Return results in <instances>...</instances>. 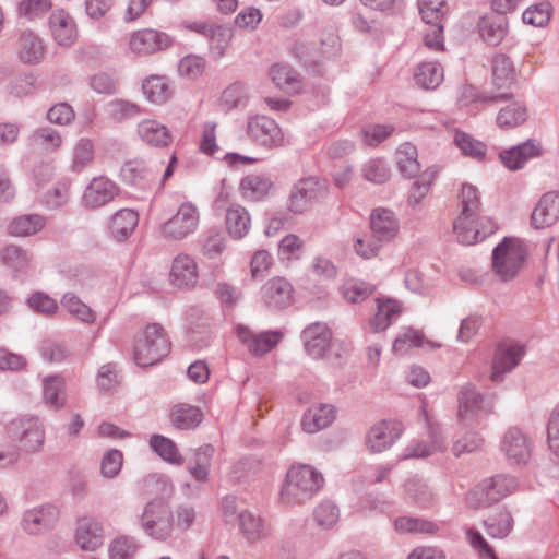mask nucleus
<instances>
[{
	"instance_id": "obj_42",
	"label": "nucleus",
	"mask_w": 559,
	"mask_h": 559,
	"mask_svg": "<svg viewBox=\"0 0 559 559\" xmlns=\"http://www.w3.org/2000/svg\"><path fill=\"white\" fill-rule=\"evenodd\" d=\"M417 157V148L413 144L406 142L399 146L396 151V163L403 176L413 178L418 175L420 164Z\"/></svg>"
},
{
	"instance_id": "obj_39",
	"label": "nucleus",
	"mask_w": 559,
	"mask_h": 559,
	"mask_svg": "<svg viewBox=\"0 0 559 559\" xmlns=\"http://www.w3.org/2000/svg\"><path fill=\"white\" fill-rule=\"evenodd\" d=\"M272 187L271 179L263 175L251 174L240 181L242 195L251 201H260L265 198Z\"/></svg>"
},
{
	"instance_id": "obj_54",
	"label": "nucleus",
	"mask_w": 559,
	"mask_h": 559,
	"mask_svg": "<svg viewBox=\"0 0 559 559\" xmlns=\"http://www.w3.org/2000/svg\"><path fill=\"white\" fill-rule=\"evenodd\" d=\"M437 175V170L433 168H428L426 171L419 175V177L413 182L409 194H408V203L412 205H417L421 202V200L427 195L430 190V186L435 180Z\"/></svg>"
},
{
	"instance_id": "obj_20",
	"label": "nucleus",
	"mask_w": 559,
	"mask_h": 559,
	"mask_svg": "<svg viewBox=\"0 0 559 559\" xmlns=\"http://www.w3.org/2000/svg\"><path fill=\"white\" fill-rule=\"evenodd\" d=\"M337 38L330 37L328 41L322 40L320 49L310 43H296L293 47L294 55L307 66H316L324 59H329L336 52Z\"/></svg>"
},
{
	"instance_id": "obj_32",
	"label": "nucleus",
	"mask_w": 559,
	"mask_h": 559,
	"mask_svg": "<svg viewBox=\"0 0 559 559\" xmlns=\"http://www.w3.org/2000/svg\"><path fill=\"white\" fill-rule=\"evenodd\" d=\"M139 223V214L131 209H121L116 212L110 221L109 233L117 241H123L130 237Z\"/></svg>"
},
{
	"instance_id": "obj_37",
	"label": "nucleus",
	"mask_w": 559,
	"mask_h": 559,
	"mask_svg": "<svg viewBox=\"0 0 559 559\" xmlns=\"http://www.w3.org/2000/svg\"><path fill=\"white\" fill-rule=\"evenodd\" d=\"M250 215L248 211L239 205L231 204L226 212V228L235 239L243 238L250 229Z\"/></svg>"
},
{
	"instance_id": "obj_6",
	"label": "nucleus",
	"mask_w": 559,
	"mask_h": 559,
	"mask_svg": "<svg viewBox=\"0 0 559 559\" xmlns=\"http://www.w3.org/2000/svg\"><path fill=\"white\" fill-rule=\"evenodd\" d=\"M174 514L170 506L162 498L148 501L141 515V526L155 539L164 540L171 535Z\"/></svg>"
},
{
	"instance_id": "obj_14",
	"label": "nucleus",
	"mask_w": 559,
	"mask_h": 559,
	"mask_svg": "<svg viewBox=\"0 0 559 559\" xmlns=\"http://www.w3.org/2000/svg\"><path fill=\"white\" fill-rule=\"evenodd\" d=\"M293 286L284 277H273L261 288V298L270 310H281L293 302Z\"/></svg>"
},
{
	"instance_id": "obj_26",
	"label": "nucleus",
	"mask_w": 559,
	"mask_h": 559,
	"mask_svg": "<svg viewBox=\"0 0 559 559\" xmlns=\"http://www.w3.org/2000/svg\"><path fill=\"white\" fill-rule=\"evenodd\" d=\"M16 53L23 63H39L45 56L43 39L32 31L22 32L16 43Z\"/></svg>"
},
{
	"instance_id": "obj_35",
	"label": "nucleus",
	"mask_w": 559,
	"mask_h": 559,
	"mask_svg": "<svg viewBox=\"0 0 559 559\" xmlns=\"http://www.w3.org/2000/svg\"><path fill=\"white\" fill-rule=\"evenodd\" d=\"M169 417L176 428L188 430L194 429L200 425L203 414L197 406L179 403L171 407Z\"/></svg>"
},
{
	"instance_id": "obj_51",
	"label": "nucleus",
	"mask_w": 559,
	"mask_h": 559,
	"mask_svg": "<svg viewBox=\"0 0 559 559\" xmlns=\"http://www.w3.org/2000/svg\"><path fill=\"white\" fill-rule=\"evenodd\" d=\"M485 526L491 537L503 538L512 530L513 520L508 510L501 509L485 521Z\"/></svg>"
},
{
	"instance_id": "obj_12",
	"label": "nucleus",
	"mask_w": 559,
	"mask_h": 559,
	"mask_svg": "<svg viewBox=\"0 0 559 559\" xmlns=\"http://www.w3.org/2000/svg\"><path fill=\"white\" fill-rule=\"evenodd\" d=\"M525 348L520 344H501L495 352L490 380L501 382L504 374L511 372L521 361Z\"/></svg>"
},
{
	"instance_id": "obj_28",
	"label": "nucleus",
	"mask_w": 559,
	"mask_h": 559,
	"mask_svg": "<svg viewBox=\"0 0 559 559\" xmlns=\"http://www.w3.org/2000/svg\"><path fill=\"white\" fill-rule=\"evenodd\" d=\"M170 278L179 288L193 287L199 278L194 259L185 253L178 254L173 261Z\"/></svg>"
},
{
	"instance_id": "obj_62",
	"label": "nucleus",
	"mask_w": 559,
	"mask_h": 559,
	"mask_svg": "<svg viewBox=\"0 0 559 559\" xmlns=\"http://www.w3.org/2000/svg\"><path fill=\"white\" fill-rule=\"evenodd\" d=\"M313 515L318 525L331 528L340 519V510L333 502L323 501L314 509Z\"/></svg>"
},
{
	"instance_id": "obj_44",
	"label": "nucleus",
	"mask_w": 559,
	"mask_h": 559,
	"mask_svg": "<svg viewBox=\"0 0 559 559\" xmlns=\"http://www.w3.org/2000/svg\"><path fill=\"white\" fill-rule=\"evenodd\" d=\"M45 223V218L38 214L21 215L10 223L9 231L13 236L26 237L41 230Z\"/></svg>"
},
{
	"instance_id": "obj_50",
	"label": "nucleus",
	"mask_w": 559,
	"mask_h": 559,
	"mask_svg": "<svg viewBox=\"0 0 559 559\" xmlns=\"http://www.w3.org/2000/svg\"><path fill=\"white\" fill-rule=\"evenodd\" d=\"M29 139L34 146L49 153L57 151L62 144L61 134L50 127L36 129Z\"/></svg>"
},
{
	"instance_id": "obj_64",
	"label": "nucleus",
	"mask_w": 559,
	"mask_h": 559,
	"mask_svg": "<svg viewBox=\"0 0 559 559\" xmlns=\"http://www.w3.org/2000/svg\"><path fill=\"white\" fill-rule=\"evenodd\" d=\"M70 186L69 180L57 182L55 187L45 194L46 206L57 209L66 204L70 195Z\"/></svg>"
},
{
	"instance_id": "obj_38",
	"label": "nucleus",
	"mask_w": 559,
	"mask_h": 559,
	"mask_svg": "<svg viewBox=\"0 0 559 559\" xmlns=\"http://www.w3.org/2000/svg\"><path fill=\"white\" fill-rule=\"evenodd\" d=\"M444 0H418V9L423 21L428 25H433L436 37L443 33L442 17L445 14Z\"/></svg>"
},
{
	"instance_id": "obj_36",
	"label": "nucleus",
	"mask_w": 559,
	"mask_h": 559,
	"mask_svg": "<svg viewBox=\"0 0 559 559\" xmlns=\"http://www.w3.org/2000/svg\"><path fill=\"white\" fill-rule=\"evenodd\" d=\"M401 311V304L396 300L377 298V312L370 321V328L376 333L386 330Z\"/></svg>"
},
{
	"instance_id": "obj_41",
	"label": "nucleus",
	"mask_w": 559,
	"mask_h": 559,
	"mask_svg": "<svg viewBox=\"0 0 559 559\" xmlns=\"http://www.w3.org/2000/svg\"><path fill=\"white\" fill-rule=\"evenodd\" d=\"M2 263L15 273H25L31 265L32 255L21 247L5 246L0 252Z\"/></svg>"
},
{
	"instance_id": "obj_19",
	"label": "nucleus",
	"mask_w": 559,
	"mask_h": 559,
	"mask_svg": "<svg viewBox=\"0 0 559 559\" xmlns=\"http://www.w3.org/2000/svg\"><path fill=\"white\" fill-rule=\"evenodd\" d=\"M237 335L239 340L247 345L249 352L257 356H261L270 352L280 343L283 336V334L277 331L254 334L248 328L242 325L237 328Z\"/></svg>"
},
{
	"instance_id": "obj_55",
	"label": "nucleus",
	"mask_w": 559,
	"mask_h": 559,
	"mask_svg": "<svg viewBox=\"0 0 559 559\" xmlns=\"http://www.w3.org/2000/svg\"><path fill=\"white\" fill-rule=\"evenodd\" d=\"M454 142L464 155L481 160L486 155V145L465 132L457 131Z\"/></svg>"
},
{
	"instance_id": "obj_43",
	"label": "nucleus",
	"mask_w": 559,
	"mask_h": 559,
	"mask_svg": "<svg viewBox=\"0 0 559 559\" xmlns=\"http://www.w3.org/2000/svg\"><path fill=\"white\" fill-rule=\"evenodd\" d=\"M394 530L399 534H429L433 535L439 531L436 523L413 516H399L394 520Z\"/></svg>"
},
{
	"instance_id": "obj_4",
	"label": "nucleus",
	"mask_w": 559,
	"mask_h": 559,
	"mask_svg": "<svg viewBox=\"0 0 559 559\" xmlns=\"http://www.w3.org/2000/svg\"><path fill=\"white\" fill-rule=\"evenodd\" d=\"M518 487L515 477L499 474L486 478L475 486L466 496V502L472 509L487 508L512 493Z\"/></svg>"
},
{
	"instance_id": "obj_53",
	"label": "nucleus",
	"mask_w": 559,
	"mask_h": 559,
	"mask_svg": "<svg viewBox=\"0 0 559 559\" xmlns=\"http://www.w3.org/2000/svg\"><path fill=\"white\" fill-rule=\"evenodd\" d=\"M527 118L525 106L513 103L500 109L497 116V124L500 128H514L523 123Z\"/></svg>"
},
{
	"instance_id": "obj_57",
	"label": "nucleus",
	"mask_w": 559,
	"mask_h": 559,
	"mask_svg": "<svg viewBox=\"0 0 559 559\" xmlns=\"http://www.w3.org/2000/svg\"><path fill=\"white\" fill-rule=\"evenodd\" d=\"M107 111L111 120L120 122L141 114V108L129 100L114 99L108 104Z\"/></svg>"
},
{
	"instance_id": "obj_48",
	"label": "nucleus",
	"mask_w": 559,
	"mask_h": 559,
	"mask_svg": "<svg viewBox=\"0 0 559 559\" xmlns=\"http://www.w3.org/2000/svg\"><path fill=\"white\" fill-rule=\"evenodd\" d=\"M152 450L158 454L163 460L181 465L183 457L179 454L176 443L162 435H153L150 439Z\"/></svg>"
},
{
	"instance_id": "obj_7",
	"label": "nucleus",
	"mask_w": 559,
	"mask_h": 559,
	"mask_svg": "<svg viewBox=\"0 0 559 559\" xmlns=\"http://www.w3.org/2000/svg\"><path fill=\"white\" fill-rule=\"evenodd\" d=\"M7 433L29 453L39 451L45 442L44 424L37 416H21L11 420L7 425Z\"/></svg>"
},
{
	"instance_id": "obj_1",
	"label": "nucleus",
	"mask_w": 559,
	"mask_h": 559,
	"mask_svg": "<svg viewBox=\"0 0 559 559\" xmlns=\"http://www.w3.org/2000/svg\"><path fill=\"white\" fill-rule=\"evenodd\" d=\"M480 195L478 189L463 183L459 193L460 214L453 223L457 240L466 246L474 245L493 233V223L480 216Z\"/></svg>"
},
{
	"instance_id": "obj_10",
	"label": "nucleus",
	"mask_w": 559,
	"mask_h": 559,
	"mask_svg": "<svg viewBox=\"0 0 559 559\" xmlns=\"http://www.w3.org/2000/svg\"><path fill=\"white\" fill-rule=\"evenodd\" d=\"M247 134L253 142L266 148L280 147L285 143L282 129L267 116L250 117L247 122Z\"/></svg>"
},
{
	"instance_id": "obj_5",
	"label": "nucleus",
	"mask_w": 559,
	"mask_h": 559,
	"mask_svg": "<svg viewBox=\"0 0 559 559\" xmlns=\"http://www.w3.org/2000/svg\"><path fill=\"white\" fill-rule=\"evenodd\" d=\"M526 249L519 239H504L492 252V271L502 282L518 276L526 259Z\"/></svg>"
},
{
	"instance_id": "obj_45",
	"label": "nucleus",
	"mask_w": 559,
	"mask_h": 559,
	"mask_svg": "<svg viewBox=\"0 0 559 559\" xmlns=\"http://www.w3.org/2000/svg\"><path fill=\"white\" fill-rule=\"evenodd\" d=\"M443 76V68L438 62H423L415 73L416 83L426 90L438 87Z\"/></svg>"
},
{
	"instance_id": "obj_61",
	"label": "nucleus",
	"mask_w": 559,
	"mask_h": 559,
	"mask_svg": "<svg viewBox=\"0 0 559 559\" xmlns=\"http://www.w3.org/2000/svg\"><path fill=\"white\" fill-rule=\"evenodd\" d=\"M374 292V286L365 282H348L342 287L343 297L352 304L361 302Z\"/></svg>"
},
{
	"instance_id": "obj_25",
	"label": "nucleus",
	"mask_w": 559,
	"mask_h": 559,
	"mask_svg": "<svg viewBox=\"0 0 559 559\" xmlns=\"http://www.w3.org/2000/svg\"><path fill=\"white\" fill-rule=\"evenodd\" d=\"M75 539L83 550L94 551L104 544V530L99 522L92 518L78 521Z\"/></svg>"
},
{
	"instance_id": "obj_49",
	"label": "nucleus",
	"mask_w": 559,
	"mask_h": 559,
	"mask_svg": "<svg viewBox=\"0 0 559 559\" xmlns=\"http://www.w3.org/2000/svg\"><path fill=\"white\" fill-rule=\"evenodd\" d=\"M270 75L274 84L285 92H296L299 88L297 74L288 64L276 63L272 66Z\"/></svg>"
},
{
	"instance_id": "obj_24",
	"label": "nucleus",
	"mask_w": 559,
	"mask_h": 559,
	"mask_svg": "<svg viewBox=\"0 0 559 559\" xmlns=\"http://www.w3.org/2000/svg\"><path fill=\"white\" fill-rule=\"evenodd\" d=\"M336 409L331 404H314L302 415L301 426L305 432L316 433L329 427L335 419Z\"/></svg>"
},
{
	"instance_id": "obj_21",
	"label": "nucleus",
	"mask_w": 559,
	"mask_h": 559,
	"mask_svg": "<svg viewBox=\"0 0 559 559\" xmlns=\"http://www.w3.org/2000/svg\"><path fill=\"white\" fill-rule=\"evenodd\" d=\"M371 236L380 243L392 240L399 231V221L388 209H376L370 217Z\"/></svg>"
},
{
	"instance_id": "obj_18",
	"label": "nucleus",
	"mask_w": 559,
	"mask_h": 559,
	"mask_svg": "<svg viewBox=\"0 0 559 559\" xmlns=\"http://www.w3.org/2000/svg\"><path fill=\"white\" fill-rule=\"evenodd\" d=\"M305 349L313 358H322L332 342V333L324 323L316 322L302 331Z\"/></svg>"
},
{
	"instance_id": "obj_23",
	"label": "nucleus",
	"mask_w": 559,
	"mask_h": 559,
	"mask_svg": "<svg viewBox=\"0 0 559 559\" xmlns=\"http://www.w3.org/2000/svg\"><path fill=\"white\" fill-rule=\"evenodd\" d=\"M50 31L53 39L60 46L69 47L78 38L74 20L63 10L52 12L49 19Z\"/></svg>"
},
{
	"instance_id": "obj_8",
	"label": "nucleus",
	"mask_w": 559,
	"mask_h": 559,
	"mask_svg": "<svg viewBox=\"0 0 559 559\" xmlns=\"http://www.w3.org/2000/svg\"><path fill=\"white\" fill-rule=\"evenodd\" d=\"M200 223V212L191 202H183L176 213L160 226V235L167 240H182L193 234Z\"/></svg>"
},
{
	"instance_id": "obj_58",
	"label": "nucleus",
	"mask_w": 559,
	"mask_h": 559,
	"mask_svg": "<svg viewBox=\"0 0 559 559\" xmlns=\"http://www.w3.org/2000/svg\"><path fill=\"white\" fill-rule=\"evenodd\" d=\"M362 175L366 180L381 185L389 180L390 168L381 158H372L362 166Z\"/></svg>"
},
{
	"instance_id": "obj_60",
	"label": "nucleus",
	"mask_w": 559,
	"mask_h": 559,
	"mask_svg": "<svg viewBox=\"0 0 559 559\" xmlns=\"http://www.w3.org/2000/svg\"><path fill=\"white\" fill-rule=\"evenodd\" d=\"M94 159V145L88 139H81L74 146L72 168L81 171Z\"/></svg>"
},
{
	"instance_id": "obj_46",
	"label": "nucleus",
	"mask_w": 559,
	"mask_h": 559,
	"mask_svg": "<svg viewBox=\"0 0 559 559\" xmlns=\"http://www.w3.org/2000/svg\"><path fill=\"white\" fill-rule=\"evenodd\" d=\"M478 27L483 39L491 46L499 45L507 33L506 19L503 16L484 17Z\"/></svg>"
},
{
	"instance_id": "obj_2",
	"label": "nucleus",
	"mask_w": 559,
	"mask_h": 559,
	"mask_svg": "<svg viewBox=\"0 0 559 559\" xmlns=\"http://www.w3.org/2000/svg\"><path fill=\"white\" fill-rule=\"evenodd\" d=\"M322 474L307 464L293 465L281 490L285 504H299L310 500L323 486Z\"/></svg>"
},
{
	"instance_id": "obj_59",
	"label": "nucleus",
	"mask_w": 559,
	"mask_h": 559,
	"mask_svg": "<svg viewBox=\"0 0 559 559\" xmlns=\"http://www.w3.org/2000/svg\"><path fill=\"white\" fill-rule=\"evenodd\" d=\"M247 87L241 83H234L229 85L222 94V104L227 109L246 106L248 102Z\"/></svg>"
},
{
	"instance_id": "obj_15",
	"label": "nucleus",
	"mask_w": 559,
	"mask_h": 559,
	"mask_svg": "<svg viewBox=\"0 0 559 559\" xmlns=\"http://www.w3.org/2000/svg\"><path fill=\"white\" fill-rule=\"evenodd\" d=\"M119 193L118 186L107 177L99 176L86 186L82 203L85 207L97 209L111 202Z\"/></svg>"
},
{
	"instance_id": "obj_3",
	"label": "nucleus",
	"mask_w": 559,
	"mask_h": 559,
	"mask_svg": "<svg viewBox=\"0 0 559 559\" xmlns=\"http://www.w3.org/2000/svg\"><path fill=\"white\" fill-rule=\"evenodd\" d=\"M170 350V342L164 329L157 323L146 326L134 346V361L139 367H150L159 362Z\"/></svg>"
},
{
	"instance_id": "obj_27",
	"label": "nucleus",
	"mask_w": 559,
	"mask_h": 559,
	"mask_svg": "<svg viewBox=\"0 0 559 559\" xmlns=\"http://www.w3.org/2000/svg\"><path fill=\"white\" fill-rule=\"evenodd\" d=\"M559 218V193H545L535 206L531 221L539 229L552 225Z\"/></svg>"
},
{
	"instance_id": "obj_52",
	"label": "nucleus",
	"mask_w": 559,
	"mask_h": 559,
	"mask_svg": "<svg viewBox=\"0 0 559 559\" xmlns=\"http://www.w3.org/2000/svg\"><path fill=\"white\" fill-rule=\"evenodd\" d=\"M61 306L82 322L92 323L96 318L94 311L72 293L63 295Z\"/></svg>"
},
{
	"instance_id": "obj_30",
	"label": "nucleus",
	"mask_w": 559,
	"mask_h": 559,
	"mask_svg": "<svg viewBox=\"0 0 559 559\" xmlns=\"http://www.w3.org/2000/svg\"><path fill=\"white\" fill-rule=\"evenodd\" d=\"M423 414L425 416V420L427 423L428 435L431 443L427 444L425 442H415L409 444L402 459H412V457H425L429 456L436 451H441L445 448L444 440L441 436L440 429L438 426H433L428 418V414L425 409H423Z\"/></svg>"
},
{
	"instance_id": "obj_22",
	"label": "nucleus",
	"mask_w": 559,
	"mask_h": 559,
	"mask_svg": "<svg viewBox=\"0 0 559 559\" xmlns=\"http://www.w3.org/2000/svg\"><path fill=\"white\" fill-rule=\"evenodd\" d=\"M238 522L240 533L250 544L265 539L271 534V526L269 523L259 514H255L249 510H242L239 513Z\"/></svg>"
},
{
	"instance_id": "obj_47",
	"label": "nucleus",
	"mask_w": 559,
	"mask_h": 559,
	"mask_svg": "<svg viewBox=\"0 0 559 559\" xmlns=\"http://www.w3.org/2000/svg\"><path fill=\"white\" fill-rule=\"evenodd\" d=\"M493 84L498 87L510 86L515 79L512 61L506 55H497L492 59Z\"/></svg>"
},
{
	"instance_id": "obj_17",
	"label": "nucleus",
	"mask_w": 559,
	"mask_h": 559,
	"mask_svg": "<svg viewBox=\"0 0 559 559\" xmlns=\"http://www.w3.org/2000/svg\"><path fill=\"white\" fill-rule=\"evenodd\" d=\"M58 518L55 506L47 504L24 512L21 525L28 534H40L53 526Z\"/></svg>"
},
{
	"instance_id": "obj_34",
	"label": "nucleus",
	"mask_w": 559,
	"mask_h": 559,
	"mask_svg": "<svg viewBox=\"0 0 559 559\" xmlns=\"http://www.w3.org/2000/svg\"><path fill=\"white\" fill-rule=\"evenodd\" d=\"M43 401L53 409L66 405V381L61 376H47L43 379Z\"/></svg>"
},
{
	"instance_id": "obj_13",
	"label": "nucleus",
	"mask_w": 559,
	"mask_h": 559,
	"mask_svg": "<svg viewBox=\"0 0 559 559\" xmlns=\"http://www.w3.org/2000/svg\"><path fill=\"white\" fill-rule=\"evenodd\" d=\"M481 411L486 414L493 413L495 395L483 394L472 383H465L459 392V415L465 420L472 411Z\"/></svg>"
},
{
	"instance_id": "obj_40",
	"label": "nucleus",
	"mask_w": 559,
	"mask_h": 559,
	"mask_svg": "<svg viewBox=\"0 0 559 559\" xmlns=\"http://www.w3.org/2000/svg\"><path fill=\"white\" fill-rule=\"evenodd\" d=\"M146 99L154 104H164L171 96L169 81L163 75H150L142 83Z\"/></svg>"
},
{
	"instance_id": "obj_11",
	"label": "nucleus",
	"mask_w": 559,
	"mask_h": 559,
	"mask_svg": "<svg viewBox=\"0 0 559 559\" xmlns=\"http://www.w3.org/2000/svg\"><path fill=\"white\" fill-rule=\"evenodd\" d=\"M173 43L174 40L168 34L145 28L131 34L129 49L138 56H150L167 49Z\"/></svg>"
},
{
	"instance_id": "obj_29",
	"label": "nucleus",
	"mask_w": 559,
	"mask_h": 559,
	"mask_svg": "<svg viewBox=\"0 0 559 559\" xmlns=\"http://www.w3.org/2000/svg\"><path fill=\"white\" fill-rule=\"evenodd\" d=\"M540 155V146L533 140L515 145L500 153L502 164L510 170L522 168L527 160Z\"/></svg>"
},
{
	"instance_id": "obj_63",
	"label": "nucleus",
	"mask_w": 559,
	"mask_h": 559,
	"mask_svg": "<svg viewBox=\"0 0 559 559\" xmlns=\"http://www.w3.org/2000/svg\"><path fill=\"white\" fill-rule=\"evenodd\" d=\"M121 177L127 183L136 185L141 180H147L151 171L143 162H127L121 168Z\"/></svg>"
},
{
	"instance_id": "obj_33",
	"label": "nucleus",
	"mask_w": 559,
	"mask_h": 559,
	"mask_svg": "<svg viewBox=\"0 0 559 559\" xmlns=\"http://www.w3.org/2000/svg\"><path fill=\"white\" fill-rule=\"evenodd\" d=\"M397 437L399 433H394L392 424L382 421L370 428L366 444L371 452L380 453L391 447Z\"/></svg>"
},
{
	"instance_id": "obj_16",
	"label": "nucleus",
	"mask_w": 559,
	"mask_h": 559,
	"mask_svg": "<svg viewBox=\"0 0 559 559\" xmlns=\"http://www.w3.org/2000/svg\"><path fill=\"white\" fill-rule=\"evenodd\" d=\"M501 450L512 464H525L531 457V445L526 436L515 427L507 430Z\"/></svg>"
},
{
	"instance_id": "obj_56",
	"label": "nucleus",
	"mask_w": 559,
	"mask_h": 559,
	"mask_svg": "<svg viewBox=\"0 0 559 559\" xmlns=\"http://www.w3.org/2000/svg\"><path fill=\"white\" fill-rule=\"evenodd\" d=\"M233 33L223 25H215L209 35L210 48L215 59H221L229 45Z\"/></svg>"
},
{
	"instance_id": "obj_31",
	"label": "nucleus",
	"mask_w": 559,
	"mask_h": 559,
	"mask_svg": "<svg viewBox=\"0 0 559 559\" xmlns=\"http://www.w3.org/2000/svg\"><path fill=\"white\" fill-rule=\"evenodd\" d=\"M138 134L144 143L155 147L167 146L173 141L168 128L153 119L142 120L138 124Z\"/></svg>"
},
{
	"instance_id": "obj_9",
	"label": "nucleus",
	"mask_w": 559,
	"mask_h": 559,
	"mask_svg": "<svg viewBox=\"0 0 559 559\" xmlns=\"http://www.w3.org/2000/svg\"><path fill=\"white\" fill-rule=\"evenodd\" d=\"M326 193V186L316 177L298 180L290 190L287 209L295 214H301Z\"/></svg>"
}]
</instances>
